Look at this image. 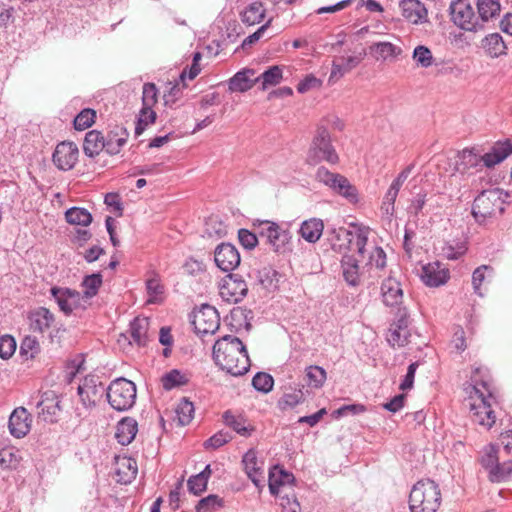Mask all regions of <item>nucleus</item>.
Returning a JSON list of instances; mask_svg holds the SVG:
<instances>
[{"label": "nucleus", "mask_w": 512, "mask_h": 512, "mask_svg": "<svg viewBox=\"0 0 512 512\" xmlns=\"http://www.w3.org/2000/svg\"><path fill=\"white\" fill-rule=\"evenodd\" d=\"M481 371V368L474 370L471 376L472 383L465 390L468 394L467 402L471 420L485 429H490L496 421V416L492 409L496 399L490 388L489 380L480 377Z\"/></svg>", "instance_id": "1"}, {"label": "nucleus", "mask_w": 512, "mask_h": 512, "mask_svg": "<svg viewBox=\"0 0 512 512\" xmlns=\"http://www.w3.org/2000/svg\"><path fill=\"white\" fill-rule=\"evenodd\" d=\"M213 359L223 371L240 376L250 367L248 352L242 341L232 335L218 339L213 346Z\"/></svg>", "instance_id": "2"}, {"label": "nucleus", "mask_w": 512, "mask_h": 512, "mask_svg": "<svg viewBox=\"0 0 512 512\" xmlns=\"http://www.w3.org/2000/svg\"><path fill=\"white\" fill-rule=\"evenodd\" d=\"M509 148L502 144H494L491 149L481 155L475 148H465L457 155L456 170L462 174L479 171L483 167L492 168L507 158Z\"/></svg>", "instance_id": "3"}, {"label": "nucleus", "mask_w": 512, "mask_h": 512, "mask_svg": "<svg viewBox=\"0 0 512 512\" xmlns=\"http://www.w3.org/2000/svg\"><path fill=\"white\" fill-rule=\"evenodd\" d=\"M352 230L344 227L334 228L329 241L334 251L347 254L357 253L364 258L370 229L363 225L351 224Z\"/></svg>", "instance_id": "4"}, {"label": "nucleus", "mask_w": 512, "mask_h": 512, "mask_svg": "<svg viewBox=\"0 0 512 512\" xmlns=\"http://www.w3.org/2000/svg\"><path fill=\"white\" fill-rule=\"evenodd\" d=\"M508 197V192L500 188L482 191L474 199L472 205V215L476 222L480 225H485L500 216L504 212V206Z\"/></svg>", "instance_id": "5"}, {"label": "nucleus", "mask_w": 512, "mask_h": 512, "mask_svg": "<svg viewBox=\"0 0 512 512\" xmlns=\"http://www.w3.org/2000/svg\"><path fill=\"white\" fill-rule=\"evenodd\" d=\"M441 505L439 485L430 479L418 481L409 495L411 512H437Z\"/></svg>", "instance_id": "6"}, {"label": "nucleus", "mask_w": 512, "mask_h": 512, "mask_svg": "<svg viewBox=\"0 0 512 512\" xmlns=\"http://www.w3.org/2000/svg\"><path fill=\"white\" fill-rule=\"evenodd\" d=\"M338 161L339 156L332 145L330 133L323 124L318 125L307 151V164L314 166L321 162H327L334 165L337 164Z\"/></svg>", "instance_id": "7"}, {"label": "nucleus", "mask_w": 512, "mask_h": 512, "mask_svg": "<svg viewBox=\"0 0 512 512\" xmlns=\"http://www.w3.org/2000/svg\"><path fill=\"white\" fill-rule=\"evenodd\" d=\"M136 385L134 382L120 377L114 379L107 387V401L116 411H128L136 401Z\"/></svg>", "instance_id": "8"}, {"label": "nucleus", "mask_w": 512, "mask_h": 512, "mask_svg": "<svg viewBox=\"0 0 512 512\" xmlns=\"http://www.w3.org/2000/svg\"><path fill=\"white\" fill-rule=\"evenodd\" d=\"M80 403L86 411H91L107 396V387L101 381V377L95 374L87 375L79 384L77 389Z\"/></svg>", "instance_id": "9"}, {"label": "nucleus", "mask_w": 512, "mask_h": 512, "mask_svg": "<svg viewBox=\"0 0 512 512\" xmlns=\"http://www.w3.org/2000/svg\"><path fill=\"white\" fill-rule=\"evenodd\" d=\"M315 178L337 194L345 197L349 202L356 203L358 201L357 189L343 175L333 173L326 167L321 166L317 169Z\"/></svg>", "instance_id": "10"}, {"label": "nucleus", "mask_w": 512, "mask_h": 512, "mask_svg": "<svg viewBox=\"0 0 512 512\" xmlns=\"http://www.w3.org/2000/svg\"><path fill=\"white\" fill-rule=\"evenodd\" d=\"M481 464L492 482H501L512 473V461L499 463L498 448L493 444L483 449Z\"/></svg>", "instance_id": "11"}, {"label": "nucleus", "mask_w": 512, "mask_h": 512, "mask_svg": "<svg viewBox=\"0 0 512 512\" xmlns=\"http://www.w3.org/2000/svg\"><path fill=\"white\" fill-rule=\"evenodd\" d=\"M192 325L198 335L214 334L220 326L218 311L211 305L203 304L192 315Z\"/></svg>", "instance_id": "12"}, {"label": "nucleus", "mask_w": 512, "mask_h": 512, "mask_svg": "<svg viewBox=\"0 0 512 512\" xmlns=\"http://www.w3.org/2000/svg\"><path fill=\"white\" fill-rule=\"evenodd\" d=\"M50 293L58 304L59 309L65 315H70L78 309H86L87 304L84 302L81 293L76 290L70 288L52 287Z\"/></svg>", "instance_id": "13"}, {"label": "nucleus", "mask_w": 512, "mask_h": 512, "mask_svg": "<svg viewBox=\"0 0 512 512\" xmlns=\"http://www.w3.org/2000/svg\"><path fill=\"white\" fill-rule=\"evenodd\" d=\"M78 156L77 145L73 142L63 141L56 146L52 161L59 170L69 171L76 165Z\"/></svg>", "instance_id": "14"}, {"label": "nucleus", "mask_w": 512, "mask_h": 512, "mask_svg": "<svg viewBox=\"0 0 512 512\" xmlns=\"http://www.w3.org/2000/svg\"><path fill=\"white\" fill-rule=\"evenodd\" d=\"M247 292L246 282L241 277L233 274L227 275L220 286L221 297L230 303L241 301Z\"/></svg>", "instance_id": "15"}, {"label": "nucleus", "mask_w": 512, "mask_h": 512, "mask_svg": "<svg viewBox=\"0 0 512 512\" xmlns=\"http://www.w3.org/2000/svg\"><path fill=\"white\" fill-rule=\"evenodd\" d=\"M216 265L224 272H231L240 264V254L230 243L219 244L214 252Z\"/></svg>", "instance_id": "16"}, {"label": "nucleus", "mask_w": 512, "mask_h": 512, "mask_svg": "<svg viewBox=\"0 0 512 512\" xmlns=\"http://www.w3.org/2000/svg\"><path fill=\"white\" fill-rule=\"evenodd\" d=\"M450 14L453 22L460 28L468 31L474 29V11L466 0L452 2L450 5Z\"/></svg>", "instance_id": "17"}, {"label": "nucleus", "mask_w": 512, "mask_h": 512, "mask_svg": "<svg viewBox=\"0 0 512 512\" xmlns=\"http://www.w3.org/2000/svg\"><path fill=\"white\" fill-rule=\"evenodd\" d=\"M32 424V416L24 407H17L9 417L8 428L10 434L15 438L26 436Z\"/></svg>", "instance_id": "18"}, {"label": "nucleus", "mask_w": 512, "mask_h": 512, "mask_svg": "<svg viewBox=\"0 0 512 512\" xmlns=\"http://www.w3.org/2000/svg\"><path fill=\"white\" fill-rule=\"evenodd\" d=\"M138 465L134 458L128 456H116L114 478L117 483L130 484L137 476Z\"/></svg>", "instance_id": "19"}, {"label": "nucleus", "mask_w": 512, "mask_h": 512, "mask_svg": "<svg viewBox=\"0 0 512 512\" xmlns=\"http://www.w3.org/2000/svg\"><path fill=\"white\" fill-rule=\"evenodd\" d=\"M420 278L426 286L438 287L448 281L449 270L439 262L428 263L422 266Z\"/></svg>", "instance_id": "20"}, {"label": "nucleus", "mask_w": 512, "mask_h": 512, "mask_svg": "<svg viewBox=\"0 0 512 512\" xmlns=\"http://www.w3.org/2000/svg\"><path fill=\"white\" fill-rule=\"evenodd\" d=\"M295 477L292 473L284 470L279 465L273 466L269 470V490L272 495H280L285 490L291 489Z\"/></svg>", "instance_id": "21"}, {"label": "nucleus", "mask_w": 512, "mask_h": 512, "mask_svg": "<svg viewBox=\"0 0 512 512\" xmlns=\"http://www.w3.org/2000/svg\"><path fill=\"white\" fill-rule=\"evenodd\" d=\"M242 463L247 476L255 486H262L264 482L263 463L258 461L256 451L253 449L248 450L243 456Z\"/></svg>", "instance_id": "22"}, {"label": "nucleus", "mask_w": 512, "mask_h": 512, "mask_svg": "<svg viewBox=\"0 0 512 512\" xmlns=\"http://www.w3.org/2000/svg\"><path fill=\"white\" fill-rule=\"evenodd\" d=\"M399 6L408 22L421 24L427 21V9L419 0H402Z\"/></svg>", "instance_id": "23"}, {"label": "nucleus", "mask_w": 512, "mask_h": 512, "mask_svg": "<svg viewBox=\"0 0 512 512\" xmlns=\"http://www.w3.org/2000/svg\"><path fill=\"white\" fill-rule=\"evenodd\" d=\"M381 294L386 306H397L402 302L403 291L400 282L393 278H386L381 285Z\"/></svg>", "instance_id": "24"}, {"label": "nucleus", "mask_w": 512, "mask_h": 512, "mask_svg": "<svg viewBox=\"0 0 512 512\" xmlns=\"http://www.w3.org/2000/svg\"><path fill=\"white\" fill-rule=\"evenodd\" d=\"M360 260L354 254H344L341 260V268L344 280L349 286L356 287L360 284L361 276L359 269Z\"/></svg>", "instance_id": "25"}, {"label": "nucleus", "mask_w": 512, "mask_h": 512, "mask_svg": "<svg viewBox=\"0 0 512 512\" xmlns=\"http://www.w3.org/2000/svg\"><path fill=\"white\" fill-rule=\"evenodd\" d=\"M149 319L145 317H136L131 323L128 330L130 344L139 347L145 346L148 341Z\"/></svg>", "instance_id": "26"}, {"label": "nucleus", "mask_w": 512, "mask_h": 512, "mask_svg": "<svg viewBox=\"0 0 512 512\" xmlns=\"http://www.w3.org/2000/svg\"><path fill=\"white\" fill-rule=\"evenodd\" d=\"M129 133L124 127H116L110 131L104 138L105 151L109 155L120 153L122 147L126 144Z\"/></svg>", "instance_id": "27"}, {"label": "nucleus", "mask_w": 512, "mask_h": 512, "mask_svg": "<svg viewBox=\"0 0 512 512\" xmlns=\"http://www.w3.org/2000/svg\"><path fill=\"white\" fill-rule=\"evenodd\" d=\"M255 82H257L255 71L243 69L229 80V89L232 92H246L254 86Z\"/></svg>", "instance_id": "28"}, {"label": "nucleus", "mask_w": 512, "mask_h": 512, "mask_svg": "<svg viewBox=\"0 0 512 512\" xmlns=\"http://www.w3.org/2000/svg\"><path fill=\"white\" fill-rule=\"evenodd\" d=\"M138 431V425L135 419L125 417L118 422L115 437L121 445L130 444Z\"/></svg>", "instance_id": "29"}, {"label": "nucleus", "mask_w": 512, "mask_h": 512, "mask_svg": "<svg viewBox=\"0 0 512 512\" xmlns=\"http://www.w3.org/2000/svg\"><path fill=\"white\" fill-rule=\"evenodd\" d=\"M30 326L35 332L43 333L54 322V315L45 307H39L30 314Z\"/></svg>", "instance_id": "30"}, {"label": "nucleus", "mask_w": 512, "mask_h": 512, "mask_svg": "<svg viewBox=\"0 0 512 512\" xmlns=\"http://www.w3.org/2000/svg\"><path fill=\"white\" fill-rule=\"evenodd\" d=\"M323 229L324 224L321 219L311 218L302 222L299 234L305 241L315 243L320 239Z\"/></svg>", "instance_id": "31"}, {"label": "nucleus", "mask_w": 512, "mask_h": 512, "mask_svg": "<svg viewBox=\"0 0 512 512\" xmlns=\"http://www.w3.org/2000/svg\"><path fill=\"white\" fill-rule=\"evenodd\" d=\"M105 149L104 137L97 130L89 131L84 139L83 151L86 156L93 158Z\"/></svg>", "instance_id": "32"}, {"label": "nucleus", "mask_w": 512, "mask_h": 512, "mask_svg": "<svg viewBox=\"0 0 512 512\" xmlns=\"http://www.w3.org/2000/svg\"><path fill=\"white\" fill-rule=\"evenodd\" d=\"M482 47L492 58H497L506 54V44L499 33L487 35L482 41Z\"/></svg>", "instance_id": "33"}, {"label": "nucleus", "mask_w": 512, "mask_h": 512, "mask_svg": "<svg viewBox=\"0 0 512 512\" xmlns=\"http://www.w3.org/2000/svg\"><path fill=\"white\" fill-rule=\"evenodd\" d=\"M224 423L232 428L236 433L241 436L248 437L254 430L251 425L247 423V420L242 415H235L231 411H226L223 414Z\"/></svg>", "instance_id": "34"}, {"label": "nucleus", "mask_w": 512, "mask_h": 512, "mask_svg": "<svg viewBox=\"0 0 512 512\" xmlns=\"http://www.w3.org/2000/svg\"><path fill=\"white\" fill-rule=\"evenodd\" d=\"M146 291L148 295L147 303H161L164 299V286L158 275L152 274L146 280Z\"/></svg>", "instance_id": "35"}, {"label": "nucleus", "mask_w": 512, "mask_h": 512, "mask_svg": "<svg viewBox=\"0 0 512 512\" xmlns=\"http://www.w3.org/2000/svg\"><path fill=\"white\" fill-rule=\"evenodd\" d=\"M264 17L265 9L263 8V4L258 1L249 4L241 12V20L247 25L258 24L263 20Z\"/></svg>", "instance_id": "36"}, {"label": "nucleus", "mask_w": 512, "mask_h": 512, "mask_svg": "<svg viewBox=\"0 0 512 512\" xmlns=\"http://www.w3.org/2000/svg\"><path fill=\"white\" fill-rule=\"evenodd\" d=\"M189 382V375L178 369H173L165 373L161 378L162 387L165 390H172L174 388L186 385Z\"/></svg>", "instance_id": "37"}, {"label": "nucleus", "mask_w": 512, "mask_h": 512, "mask_svg": "<svg viewBox=\"0 0 512 512\" xmlns=\"http://www.w3.org/2000/svg\"><path fill=\"white\" fill-rule=\"evenodd\" d=\"M304 400V394L300 388L287 387L283 396L278 401V407L281 410L294 408Z\"/></svg>", "instance_id": "38"}, {"label": "nucleus", "mask_w": 512, "mask_h": 512, "mask_svg": "<svg viewBox=\"0 0 512 512\" xmlns=\"http://www.w3.org/2000/svg\"><path fill=\"white\" fill-rule=\"evenodd\" d=\"M101 285L102 275L100 273H94L85 276L82 281L83 294H81V296L83 297V300L86 304L88 303V300L93 298L98 293Z\"/></svg>", "instance_id": "39"}, {"label": "nucleus", "mask_w": 512, "mask_h": 512, "mask_svg": "<svg viewBox=\"0 0 512 512\" xmlns=\"http://www.w3.org/2000/svg\"><path fill=\"white\" fill-rule=\"evenodd\" d=\"M304 379L309 387L319 389L324 385L327 379V373L324 368L311 365L305 369Z\"/></svg>", "instance_id": "40"}, {"label": "nucleus", "mask_w": 512, "mask_h": 512, "mask_svg": "<svg viewBox=\"0 0 512 512\" xmlns=\"http://www.w3.org/2000/svg\"><path fill=\"white\" fill-rule=\"evenodd\" d=\"M21 460L20 451L13 446L4 447L0 450V466L3 469H17Z\"/></svg>", "instance_id": "41"}, {"label": "nucleus", "mask_w": 512, "mask_h": 512, "mask_svg": "<svg viewBox=\"0 0 512 512\" xmlns=\"http://www.w3.org/2000/svg\"><path fill=\"white\" fill-rule=\"evenodd\" d=\"M65 219L72 225L88 226L92 222V215L85 208L72 207L66 211Z\"/></svg>", "instance_id": "42"}, {"label": "nucleus", "mask_w": 512, "mask_h": 512, "mask_svg": "<svg viewBox=\"0 0 512 512\" xmlns=\"http://www.w3.org/2000/svg\"><path fill=\"white\" fill-rule=\"evenodd\" d=\"M289 240V231L283 229L281 226L277 224L273 232L271 233V237H268L266 241L273 247L274 251L279 252L285 247Z\"/></svg>", "instance_id": "43"}, {"label": "nucleus", "mask_w": 512, "mask_h": 512, "mask_svg": "<svg viewBox=\"0 0 512 512\" xmlns=\"http://www.w3.org/2000/svg\"><path fill=\"white\" fill-rule=\"evenodd\" d=\"M412 58L416 65L421 68H429L434 64V57L431 50L424 45H418L414 48Z\"/></svg>", "instance_id": "44"}, {"label": "nucleus", "mask_w": 512, "mask_h": 512, "mask_svg": "<svg viewBox=\"0 0 512 512\" xmlns=\"http://www.w3.org/2000/svg\"><path fill=\"white\" fill-rule=\"evenodd\" d=\"M477 7L478 13L484 21L494 18L500 12L498 0H478Z\"/></svg>", "instance_id": "45"}, {"label": "nucleus", "mask_w": 512, "mask_h": 512, "mask_svg": "<svg viewBox=\"0 0 512 512\" xmlns=\"http://www.w3.org/2000/svg\"><path fill=\"white\" fill-rule=\"evenodd\" d=\"M282 77V69L279 66H272L256 77V80L262 82V89L265 90L268 86L279 84Z\"/></svg>", "instance_id": "46"}, {"label": "nucleus", "mask_w": 512, "mask_h": 512, "mask_svg": "<svg viewBox=\"0 0 512 512\" xmlns=\"http://www.w3.org/2000/svg\"><path fill=\"white\" fill-rule=\"evenodd\" d=\"M194 405L186 398H182L176 407V415L181 425L189 424L194 416Z\"/></svg>", "instance_id": "47"}, {"label": "nucleus", "mask_w": 512, "mask_h": 512, "mask_svg": "<svg viewBox=\"0 0 512 512\" xmlns=\"http://www.w3.org/2000/svg\"><path fill=\"white\" fill-rule=\"evenodd\" d=\"M156 119V113L153 110L152 106H144L142 105V108L139 113V118L137 125L135 127V134L140 135L142 132L146 129V127L149 124L154 123Z\"/></svg>", "instance_id": "48"}, {"label": "nucleus", "mask_w": 512, "mask_h": 512, "mask_svg": "<svg viewBox=\"0 0 512 512\" xmlns=\"http://www.w3.org/2000/svg\"><path fill=\"white\" fill-rule=\"evenodd\" d=\"M40 352V344L36 337L26 336L20 345V353L25 359H33Z\"/></svg>", "instance_id": "49"}, {"label": "nucleus", "mask_w": 512, "mask_h": 512, "mask_svg": "<svg viewBox=\"0 0 512 512\" xmlns=\"http://www.w3.org/2000/svg\"><path fill=\"white\" fill-rule=\"evenodd\" d=\"M37 408L39 409L38 414L42 416L44 421L53 422L54 418L59 411L58 402H54V400L49 401L48 399L42 400L37 404Z\"/></svg>", "instance_id": "50"}, {"label": "nucleus", "mask_w": 512, "mask_h": 512, "mask_svg": "<svg viewBox=\"0 0 512 512\" xmlns=\"http://www.w3.org/2000/svg\"><path fill=\"white\" fill-rule=\"evenodd\" d=\"M253 387L262 393H268L274 385L273 377L265 372H258L252 379Z\"/></svg>", "instance_id": "51"}, {"label": "nucleus", "mask_w": 512, "mask_h": 512, "mask_svg": "<svg viewBox=\"0 0 512 512\" xmlns=\"http://www.w3.org/2000/svg\"><path fill=\"white\" fill-rule=\"evenodd\" d=\"M223 506V499L217 495H208L196 506L197 512H214Z\"/></svg>", "instance_id": "52"}, {"label": "nucleus", "mask_w": 512, "mask_h": 512, "mask_svg": "<svg viewBox=\"0 0 512 512\" xmlns=\"http://www.w3.org/2000/svg\"><path fill=\"white\" fill-rule=\"evenodd\" d=\"M95 117L96 113L93 109L82 110L74 119V128L79 131L89 128L94 123Z\"/></svg>", "instance_id": "53"}, {"label": "nucleus", "mask_w": 512, "mask_h": 512, "mask_svg": "<svg viewBox=\"0 0 512 512\" xmlns=\"http://www.w3.org/2000/svg\"><path fill=\"white\" fill-rule=\"evenodd\" d=\"M388 342L392 346H404L408 342V331L402 324H399L396 328L390 329L388 336Z\"/></svg>", "instance_id": "54"}, {"label": "nucleus", "mask_w": 512, "mask_h": 512, "mask_svg": "<svg viewBox=\"0 0 512 512\" xmlns=\"http://www.w3.org/2000/svg\"><path fill=\"white\" fill-rule=\"evenodd\" d=\"M374 47L383 60H386L389 57H397L401 53V48L391 42H379L376 43Z\"/></svg>", "instance_id": "55"}, {"label": "nucleus", "mask_w": 512, "mask_h": 512, "mask_svg": "<svg viewBox=\"0 0 512 512\" xmlns=\"http://www.w3.org/2000/svg\"><path fill=\"white\" fill-rule=\"evenodd\" d=\"M486 271H492V268L487 265H482L476 268L472 274L473 289L479 296H483L481 285L486 278Z\"/></svg>", "instance_id": "56"}, {"label": "nucleus", "mask_w": 512, "mask_h": 512, "mask_svg": "<svg viewBox=\"0 0 512 512\" xmlns=\"http://www.w3.org/2000/svg\"><path fill=\"white\" fill-rule=\"evenodd\" d=\"M232 440L229 432L219 431L204 442L205 448L217 449Z\"/></svg>", "instance_id": "57"}, {"label": "nucleus", "mask_w": 512, "mask_h": 512, "mask_svg": "<svg viewBox=\"0 0 512 512\" xmlns=\"http://www.w3.org/2000/svg\"><path fill=\"white\" fill-rule=\"evenodd\" d=\"M207 483L204 474L193 475L187 481L188 490L195 495H199L206 490Z\"/></svg>", "instance_id": "58"}, {"label": "nucleus", "mask_w": 512, "mask_h": 512, "mask_svg": "<svg viewBox=\"0 0 512 512\" xmlns=\"http://www.w3.org/2000/svg\"><path fill=\"white\" fill-rule=\"evenodd\" d=\"M16 350V342L10 335L0 337V357L2 359L10 358Z\"/></svg>", "instance_id": "59"}, {"label": "nucleus", "mask_w": 512, "mask_h": 512, "mask_svg": "<svg viewBox=\"0 0 512 512\" xmlns=\"http://www.w3.org/2000/svg\"><path fill=\"white\" fill-rule=\"evenodd\" d=\"M158 90L153 83H145L142 91V105L154 106L157 102Z\"/></svg>", "instance_id": "60"}, {"label": "nucleus", "mask_w": 512, "mask_h": 512, "mask_svg": "<svg viewBox=\"0 0 512 512\" xmlns=\"http://www.w3.org/2000/svg\"><path fill=\"white\" fill-rule=\"evenodd\" d=\"M238 239L241 245L248 250L254 249L258 244V238L256 234L250 232L247 229H240L238 231Z\"/></svg>", "instance_id": "61"}, {"label": "nucleus", "mask_w": 512, "mask_h": 512, "mask_svg": "<svg viewBox=\"0 0 512 512\" xmlns=\"http://www.w3.org/2000/svg\"><path fill=\"white\" fill-rule=\"evenodd\" d=\"M418 368V362H413L408 366L407 373L400 383L399 388L403 391L410 390L414 384L415 373Z\"/></svg>", "instance_id": "62"}, {"label": "nucleus", "mask_w": 512, "mask_h": 512, "mask_svg": "<svg viewBox=\"0 0 512 512\" xmlns=\"http://www.w3.org/2000/svg\"><path fill=\"white\" fill-rule=\"evenodd\" d=\"M281 506L283 512H300V505L297 499L294 495L290 496L287 492L281 496Z\"/></svg>", "instance_id": "63"}, {"label": "nucleus", "mask_w": 512, "mask_h": 512, "mask_svg": "<svg viewBox=\"0 0 512 512\" xmlns=\"http://www.w3.org/2000/svg\"><path fill=\"white\" fill-rule=\"evenodd\" d=\"M370 264L375 265L378 269H383L386 265V254L381 247H374L370 256Z\"/></svg>", "instance_id": "64"}]
</instances>
